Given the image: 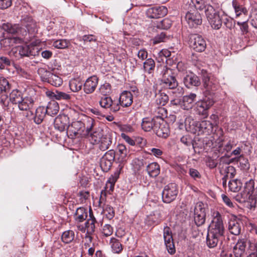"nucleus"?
<instances>
[{"instance_id":"37","label":"nucleus","mask_w":257,"mask_h":257,"mask_svg":"<svg viewBox=\"0 0 257 257\" xmlns=\"http://www.w3.org/2000/svg\"><path fill=\"white\" fill-rule=\"evenodd\" d=\"M74 232L71 230L65 231L61 235V240L65 243L71 242L74 240Z\"/></svg>"},{"instance_id":"41","label":"nucleus","mask_w":257,"mask_h":257,"mask_svg":"<svg viewBox=\"0 0 257 257\" xmlns=\"http://www.w3.org/2000/svg\"><path fill=\"white\" fill-rule=\"evenodd\" d=\"M228 185L230 191L236 192L239 191L241 189L242 183L238 179H234L229 181Z\"/></svg>"},{"instance_id":"39","label":"nucleus","mask_w":257,"mask_h":257,"mask_svg":"<svg viewBox=\"0 0 257 257\" xmlns=\"http://www.w3.org/2000/svg\"><path fill=\"white\" fill-rule=\"evenodd\" d=\"M75 220L79 222H82L86 218L87 213L83 207L78 208L75 212Z\"/></svg>"},{"instance_id":"59","label":"nucleus","mask_w":257,"mask_h":257,"mask_svg":"<svg viewBox=\"0 0 257 257\" xmlns=\"http://www.w3.org/2000/svg\"><path fill=\"white\" fill-rule=\"evenodd\" d=\"M115 157V152L113 150H109L102 157L113 163Z\"/></svg>"},{"instance_id":"50","label":"nucleus","mask_w":257,"mask_h":257,"mask_svg":"<svg viewBox=\"0 0 257 257\" xmlns=\"http://www.w3.org/2000/svg\"><path fill=\"white\" fill-rule=\"evenodd\" d=\"M10 102V98L8 95L2 94L0 95V104L5 110L9 109V105Z\"/></svg>"},{"instance_id":"22","label":"nucleus","mask_w":257,"mask_h":257,"mask_svg":"<svg viewBox=\"0 0 257 257\" xmlns=\"http://www.w3.org/2000/svg\"><path fill=\"white\" fill-rule=\"evenodd\" d=\"M183 82L187 88H190L192 86H198L201 84L199 77L192 73L185 76L183 79Z\"/></svg>"},{"instance_id":"17","label":"nucleus","mask_w":257,"mask_h":257,"mask_svg":"<svg viewBox=\"0 0 257 257\" xmlns=\"http://www.w3.org/2000/svg\"><path fill=\"white\" fill-rule=\"evenodd\" d=\"M69 117L66 115H59L54 120V125L56 130L62 132L68 129Z\"/></svg>"},{"instance_id":"10","label":"nucleus","mask_w":257,"mask_h":257,"mask_svg":"<svg viewBox=\"0 0 257 257\" xmlns=\"http://www.w3.org/2000/svg\"><path fill=\"white\" fill-rule=\"evenodd\" d=\"M177 186L175 183H170L166 185L162 192V199L164 202L169 203L174 201L178 194Z\"/></svg>"},{"instance_id":"53","label":"nucleus","mask_w":257,"mask_h":257,"mask_svg":"<svg viewBox=\"0 0 257 257\" xmlns=\"http://www.w3.org/2000/svg\"><path fill=\"white\" fill-rule=\"evenodd\" d=\"M112 164V162L101 158L100 162V166L104 172H107L110 170Z\"/></svg>"},{"instance_id":"42","label":"nucleus","mask_w":257,"mask_h":257,"mask_svg":"<svg viewBox=\"0 0 257 257\" xmlns=\"http://www.w3.org/2000/svg\"><path fill=\"white\" fill-rule=\"evenodd\" d=\"M251 196L243 190L240 193L237 194L234 198L236 201L240 203H243L247 202L251 198Z\"/></svg>"},{"instance_id":"48","label":"nucleus","mask_w":257,"mask_h":257,"mask_svg":"<svg viewBox=\"0 0 257 257\" xmlns=\"http://www.w3.org/2000/svg\"><path fill=\"white\" fill-rule=\"evenodd\" d=\"M206 215L205 205L202 202L196 203L194 208V215Z\"/></svg>"},{"instance_id":"7","label":"nucleus","mask_w":257,"mask_h":257,"mask_svg":"<svg viewBox=\"0 0 257 257\" xmlns=\"http://www.w3.org/2000/svg\"><path fill=\"white\" fill-rule=\"evenodd\" d=\"M162 74L161 82L164 87L171 89L178 86V81L175 76L173 75L171 69L167 67L164 68L162 71Z\"/></svg>"},{"instance_id":"36","label":"nucleus","mask_w":257,"mask_h":257,"mask_svg":"<svg viewBox=\"0 0 257 257\" xmlns=\"http://www.w3.org/2000/svg\"><path fill=\"white\" fill-rule=\"evenodd\" d=\"M169 100V96L164 92H160L158 94H156V104L161 106H164Z\"/></svg>"},{"instance_id":"29","label":"nucleus","mask_w":257,"mask_h":257,"mask_svg":"<svg viewBox=\"0 0 257 257\" xmlns=\"http://www.w3.org/2000/svg\"><path fill=\"white\" fill-rule=\"evenodd\" d=\"M87 121V120H86ZM86 123H83L81 121H75L73 122L71 124L68 125V131L73 134L74 136H76L79 134V132L83 128L85 127V125H87V121ZM87 126H86L87 127Z\"/></svg>"},{"instance_id":"20","label":"nucleus","mask_w":257,"mask_h":257,"mask_svg":"<svg viewBox=\"0 0 257 257\" xmlns=\"http://www.w3.org/2000/svg\"><path fill=\"white\" fill-rule=\"evenodd\" d=\"M98 78L96 76H92L86 79L83 83L84 91L87 94L92 93L98 84Z\"/></svg>"},{"instance_id":"57","label":"nucleus","mask_w":257,"mask_h":257,"mask_svg":"<svg viewBox=\"0 0 257 257\" xmlns=\"http://www.w3.org/2000/svg\"><path fill=\"white\" fill-rule=\"evenodd\" d=\"M195 224L199 226L204 224L206 220V215H194Z\"/></svg>"},{"instance_id":"31","label":"nucleus","mask_w":257,"mask_h":257,"mask_svg":"<svg viewBox=\"0 0 257 257\" xmlns=\"http://www.w3.org/2000/svg\"><path fill=\"white\" fill-rule=\"evenodd\" d=\"M2 27L5 31L11 34H18L21 31V27L18 24L4 23Z\"/></svg>"},{"instance_id":"2","label":"nucleus","mask_w":257,"mask_h":257,"mask_svg":"<svg viewBox=\"0 0 257 257\" xmlns=\"http://www.w3.org/2000/svg\"><path fill=\"white\" fill-rule=\"evenodd\" d=\"M195 7L200 10L204 9L206 19L212 29L219 30L221 27L223 17L218 9H215L210 5H205L203 8L196 5Z\"/></svg>"},{"instance_id":"6","label":"nucleus","mask_w":257,"mask_h":257,"mask_svg":"<svg viewBox=\"0 0 257 257\" xmlns=\"http://www.w3.org/2000/svg\"><path fill=\"white\" fill-rule=\"evenodd\" d=\"M190 131L198 134H210L213 131V124L209 120H203L201 122L192 120L189 124Z\"/></svg>"},{"instance_id":"8","label":"nucleus","mask_w":257,"mask_h":257,"mask_svg":"<svg viewBox=\"0 0 257 257\" xmlns=\"http://www.w3.org/2000/svg\"><path fill=\"white\" fill-rule=\"evenodd\" d=\"M215 102V98L205 95L204 98L196 103V112L199 115L204 117L208 116V109L213 105Z\"/></svg>"},{"instance_id":"61","label":"nucleus","mask_w":257,"mask_h":257,"mask_svg":"<svg viewBox=\"0 0 257 257\" xmlns=\"http://www.w3.org/2000/svg\"><path fill=\"white\" fill-rule=\"evenodd\" d=\"M173 90L172 93L175 97H180L184 93V89L182 87L179 86L171 89Z\"/></svg>"},{"instance_id":"25","label":"nucleus","mask_w":257,"mask_h":257,"mask_svg":"<svg viewBox=\"0 0 257 257\" xmlns=\"http://www.w3.org/2000/svg\"><path fill=\"white\" fill-rule=\"evenodd\" d=\"M47 114V110H45V107L39 106L38 107L35 111V115L31 116L30 115L29 117L33 119L34 121L37 124H41L43 121L46 114Z\"/></svg>"},{"instance_id":"43","label":"nucleus","mask_w":257,"mask_h":257,"mask_svg":"<svg viewBox=\"0 0 257 257\" xmlns=\"http://www.w3.org/2000/svg\"><path fill=\"white\" fill-rule=\"evenodd\" d=\"M70 44L69 40L66 39H59L53 42L52 46L57 49H65Z\"/></svg>"},{"instance_id":"44","label":"nucleus","mask_w":257,"mask_h":257,"mask_svg":"<svg viewBox=\"0 0 257 257\" xmlns=\"http://www.w3.org/2000/svg\"><path fill=\"white\" fill-rule=\"evenodd\" d=\"M235 160L239 162L241 169L246 170L249 168V163L247 159L243 155H240L235 158Z\"/></svg>"},{"instance_id":"55","label":"nucleus","mask_w":257,"mask_h":257,"mask_svg":"<svg viewBox=\"0 0 257 257\" xmlns=\"http://www.w3.org/2000/svg\"><path fill=\"white\" fill-rule=\"evenodd\" d=\"M111 91V86L108 83H105L101 85L99 88V91L101 94L106 96V95L110 93Z\"/></svg>"},{"instance_id":"33","label":"nucleus","mask_w":257,"mask_h":257,"mask_svg":"<svg viewBox=\"0 0 257 257\" xmlns=\"http://www.w3.org/2000/svg\"><path fill=\"white\" fill-rule=\"evenodd\" d=\"M83 85V81L79 77L71 79L69 81V87L73 92H78Z\"/></svg>"},{"instance_id":"60","label":"nucleus","mask_w":257,"mask_h":257,"mask_svg":"<svg viewBox=\"0 0 257 257\" xmlns=\"http://www.w3.org/2000/svg\"><path fill=\"white\" fill-rule=\"evenodd\" d=\"M249 249L251 252L246 257H257V242L250 243L249 246Z\"/></svg>"},{"instance_id":"1","label":"nucleus","mask_w":257,"mask_h":257,"mask_svg":"<svg viewBox=\"0 0 257 257\" xmlns=\"http://www.w3.org/2000/svg\"><path fill=\"white\" fill-rule=\"evenodd\" d=\"M93 120L91 118L87 119V126L86 127L88 133L87 137L93 145H98L99 149L102 151L108 150L112 144V137L108 134H104L102 130H97L92 133L90 132L93 127Z\"/></svg>"},{"instance_id":"28","label":"nucleus","mask_w":257,"mask_h":257,"mask_svg":"<svg viewBox=\"0 0 257 257\" xmlns=\"http://www.w3.org/2000/svg\"><path fill=\"white\" fill-rule=\"evenodd\" d=\"M232 6L234 10V12L237 17L240 16L241 14L245 15L247 14V10L244 6L242 3L239 1L233 0L232 2Z\"/></svg>"},{"instance_id":"45","label":"nucleus","mask_w":257,"mask_h":257,"mask_svg":"<svg viewBox=\"0 0 257 257\" xmlns=\"http://www.w3.org/2000/svg\"><path fill=\"white\" fill-rule=\"evenodd\" d=\"M169 39V37L166 35V33L161 32L157 35L152 40L153 45H156L161 42H165Z\"/></svg>"},{"instance_id":"54","label":"nucleus","mask_w":257,"mask_h":257,"mask_svg":"<svg viewBox=\"0 0 257 257\" xmlns=\"http://www.w3.org/2000/svg\"><path fill=\"white\" fill-rule=\"evenodd\" d=\"M54 98L57 100H69L71 96L65 92L56 91L54 95Z\"/></svg>"},{"instance_id":"15","label":"nucleus","mask_w":257,"mask_h":257,"mask_svg":"<svg viewBox=\"0 0 257 257\" xmlns=\"http://www.w3.org/2000/svg\"><path fill=\"white\" fill-rule=\"evenodd\" d=\"M167 13V9L164 7H155L148 9L146 15L151 19H158L165 16Z\"/></svg>"},{"instance_id":"34","label":"nucleus","mask_w":257,"mask_h":257,"mask_svg":"<svg viewBox=\"0 0 257 257\" xmlns=\"http://www.w3.org/2000/svg\"><path fill=\"white\" fill-rule=\"evenodd\" d=\"M45 110L48 115L52 116L56 115L59 111V106L58 103L55 101H51L48 103Z\"/></svg>"},{"instance_id":"46","label":"nucleus","mask_w":257,"mask_h":257,"mask_svg":"<svg viewBox=\"0 0 257 257\" xmlns=\"http://www.w3.org/2000/svg\"><path fill=\"white\" fill-rule=\"evenodd\" d=\"M79 40L80 41H83L84 43L87 42H94L95 46L91 48L95 49V48H97L96 38V37L93 35H85L82 37H79Z\"/></svg>"},{"instance_id":"26","label":"nucleus","mask_w":257,"mask_h":257,"mask_svg":"<svg viewBox=\"0 0 257 257\" xmlns=\"http://www.w3.org/2000/svg\"><path fill=\"white\" fill-rule=\"evenodd\" d=\"M242 227V223L240 220H232L229 222L228 229L230 232L235 235H239Z\"/></svg>"},{"instance_id":"21","label":"nucleus","mask_w":257,"mask_h":257,"mask_svg":"<svg viewBox=\"0 0 257 257\" xmlns=\"http://www.w3.org/2000/svg\"><path fill=\"white\" fill-rule=\"evenodd\" d=\"M196 99V94L193 93L184 96L182 99L181 108L184 110L192 108Z\"/></svg>"},{"instance_id":"32","label":"nucleus","mask_w":257,"mask_h":257,"mask_svg":"<svg viewBox=\"0 0 257 257\" xmlns=\"http://www.w3.org/2000/svg\"><path fill=\"white\" fill-rule=\"evenodd\" d=\"M34 48L33 46H21L18 47V50L21 56H30L36 55Z\"/></svg>"},{"instance_id":"49","label":"nucleus","mask_w":257,"mask_h":257,"mask_svg":"<svg viewBox=\"0 0 257 257\" xmlns=\"http://www.w3.org/2000/svg\"><path fill=\"white\" fill-rule=\"evenodd\" d=\"M3 42L6 44V46H13V44H20L22 42L23 40L19 37H11L8 39H5L3 40Z\"/></svg>"},{"instance_id":"13","label":"nucleus","mask_w":257,"mask_h":257,"mask_svg":"<svg viewBox=\"0 0 257 257\" xmlns=\"http://www.w3.org/2000/svg\"><path fill=\"white\" fill-rule=\"evenodd\" d=\"M20 102L17 104L19 109L21 111H27L26 117L30 118V114L33 115V112L30 110L34 106V100L32 96L23 97Z\"/></svg>"},{"instance_id":"24","label":"nucleus","mask_w":257,"mask_h":257,"mask_svg":"<svg viewBox=\"0 0 257 257\" xmlns=\"http://www.w3.org/2000/svg\"><path fill=\"white\" fill-rule=\"evenodd\" d=\"M133 102V95L131 92L127 91H123L119 98V102L122 107H128L132 105Z\"/></svg>"},{"instance_id":"3","label":"nucleus","mask_w":257,"mask_h":257,"mask_svg":"<svg viewBox=\"0 0 257 257\" xmlns=\"http://www.w3.org/2000/svg\"><path fill=\"white\" fill-rule=\"evenodd\" d=\"M202 84L205 89L204 95L215 98V92L219 87L217 79L211 74L205 73L202 77Z\"/></svg>"},{"instance_id":"9","label":"nucleus","mask_w":257,"mask_h":257,"mask_svg":"<svg viewBox=\"0 0 257 257\" xmlns=\"http://www.w3.org/2000/svg\"><path fill=\"white\" fill-rule=\"evenodd\" d=\"M189 45L190 47L196 52L204 51L206 48V42L200 35L191 34L189 36Z\"/></svg>"},{"instance_id":"47","label":"nucleus","mask_w":257,"mask_h":257,"mask_svg":"<svg viewBox=\"0 0 257 257\" xmlns=\"http://www.w3.org/2000/svg\"><path fill=\"white\" fill-rule=\"evenodd\" d=\"M163 237L165 244L173 242L172 232L168 226H166L164 228Z\"/></svg>"},{"instance_id":"62","label":"nucleus","mask_w":257,"mask_h":257,"mask_svg":"<svg viewBox=\"0 0 257 257\" xmlns=\"http://www.w3.org/2000/svg\"><path fill=\"white\" fill-rule=\"evenodd\" d=\"M248 20L245 21L241 22H237V25L240 27V29L243 34H246L248 32V25L247 24Z\"/></svg>"},{"instance_id":"11","label":"nucleus","mask_w":257,"mask_h":257,"mask_svg":"<svg viewBox=\"0 0 257 257\" xmlns=\"http://www.w3.org/2000/svg\"><path fill=\"white\" fill-rule=\"evenodd\" d=\"M185 20L190 28H196L202 23V16L196 10L188 12L185 15Z\"/></svg>"},{"instance_id":"40","label":"nucleus","mask_w":257,"mask_h":257,"mask_svg":"<svg viewBox=\"0 0 257 257\" xmlns=\"http://www.w3.org/2000/svg\"><path fill=\"white\" fill-rule=\"evenodd\" d=\"M144 69L145 72L149 74L153 72L155 67V62L152 58L147 59L143 63Z\"/></svg>"},{"instance_id":"38","label":"nucleus","mask_w":257,"mask_h":257,"mask_svg":"<svg viewBox=\"0 0 257 257\" xmlns=\"http://www.w3.org/2000/svg\"><path fill=\"white\" fill-rule=\"evenodd\" d=\"M110 244L114 253H119L122 250V245L119 240L115 238H111Z\"/></svg>"},{"instance_id":"4","label":"nucleus","mask_w":257,"mask_h":257,"mask_svg":"<svg viewBox=\"0 0 257 257\" xmlns=\"http://www.w3.org/2000/svg\"><path fill=\"white\" fill-rule=\"evenodd\" d=\"M166 110L164 108L159 106L156 110V113L160 114L158 121H156V125L154 132L159 137L166 138L169 134L168 125L165 122L163 118L166 115Z\"/></svg>"},{"instance_id":"19","label":"nucleus","mask_w":257,"mask_h":257,"mask_svg":"<svg viewBox=\"0 0 257 257\" xmlns=\"http://www.w3.org/2000/svg\"><path fill=\"white\" fill-rule=\"evenodd\" d=\"M89 217L90 218L87 220V221L85 223V227L87 230V233L85 235V238L88 239L89 241L90 242H91L92 237H91V235L95 231V224L96 222V220L95 217L90 213Z\"/></svg>"},{"instance_id":"52","label":"nucleus","mask_w":257,"mask_h":257,"mask_svg":"<svg viewBox=\"0 0 257 257\" xmlns=\"http://www.w3.org/2000/svg\"><path fill=\"white\" fill-rule=\"evenodd\" d=\"M254 182L252 179H250L247 181L244 185L243 190L246 193L252 196V194L254 191Z\"/></svg>"},{"instance_id":"23","label":"nucleus","mask_w":257,"mask_h":257,"mask_svg":"<svg viewBox=\"0 0 257 257\" xmlns=\"http://www.w3.org/2000/svg\"><path fill=\"white\" fill-rule=\"evenodd\" d=\"M223 238V236L208 232L206 240V245L210 248H214L217 246L219 242H222Z\"/></svg>"},{"instance_id":"16","label":"nucleus","mask_w":257,"mask_h":257,"mask_svg":"<svg viewBox=\"0 0 257 257\" xmlns=\"http://www.w3.org/2000/svg\"><path fill=\"white\" fill-rule=\"evenodd\" d=\"M115 152L116 160L120 164L125 163L128 158V151L125 145L119 144Z\"/></svg>"},{"instance_id":"5","label":"nucleus","mask_w":257,"mask_h":257,"mask_svg":"<svg viewBox=\"0 0 257 257\" xmlns=\"http://www.w3.org/2000/svg\"><path fill=\"white\" fill-rule=\"evenodd\" d=\"M212 217L208 232L224 237V227L220 213L218 211H214L212 212Z\"/></svg>"},{"instance_id":"51","label":"nucleus","mask_w":257,"mask_h":257,"mask_svg":"<svg viewBox=\"0 0 257 257\" xmlns=\"http://www.w3.org/2000/svg\"><path fill=\"white\" fill-rule=\"evenodd\" d=\"M112 99L108 96H103L99 100V104L104 108H109L112 103Z\"/></svg>"},{"instance_id":"58","label":"nucleus","mask_w":257,"mask_h":257,"mask_svg":"<svg viewBox=\"0 0 257 257\" xmlns=\"http://www.w3.org/2000/svg\"><path fill=\"white\" fill-rule=\"evenodd\" d=\"M103 211L105 213L106 217L109 219H112L114 216V211L113 208L109 205H106L103 209Z\"/></svg>"},{"instance_id":"63","label":"nucleus","mask_w":257,"mask_h":257,"mask_svg":"<svg viewBox=\"0 0 257 257\" xmlns=\"http://www.w3.org/2000/svg\"><path fill=\"white\" fill-rule=\"evenodd\" d=\"M102 233L105 236H108L113 233V227L109 224H105L102 228Z\"/></svg>"},{"instance_id":"56","label":"nucleus","mask_w":257,"mask_h":257,"mask_svg":"<svg viewBox=\"0 0 257 257\" xmlns=\"http://www.w3.org/2000/svg\"><path fill=\"white\" fill-rule=\"evenodd\" d=\"M10 86L8 81L6 79L0 80V92H7L10 90Z\"/></svg>"},{"instance_id":"14","label":"nucleus","mask_w":257,"mask_h":257,"mask_svg":"<svg viewBox=\"0 0 257 257\" xmlns=\"http://www.w3.org/2000/svg\"><path fill=\"white\" fill-rule=\"evenodd\" d=\"M245 238L239 239L233 248V252L235 257H242L244 253L247 245L249 246L250 243H253Z\"/></svg>"},{"instance_id":"12","label":"nucleus","mask_w":257,"mask_h":257,"mask_svg":"<svg viewBox=\"0 0 257 257\" xmlns=\"http://www.w3.org/2000/svg\"><path fill=\"white\" fill-rule=\"evenodd\" d=\"M38 72L40 74H43L42 77L45 81L54 86H60L63 83L62 79L60 76L48 71L45 69H39Z\"/></svg>"},{"instance_id":"27","label":"nucleus","mask_w":257,"mask_h":257,"mask_svg":"<svg viewBox=\"0 0 257 257\" xmlns=\"http://www.w3.org/2000/svg\"><path fill=\"white\" fill-rule=\"evenodd\" d=\"M162 220L161 213L159 211H155L147 217L146 222L149 225H156Z\"/></svg>"},{"instance_id":"35","label":"nucleus","mask_w":257,"mask_h":257,"mask_svg":"<svg viewBox=\"0 0 257 257\" xmlns=\"http://www.w3.org/2000/svg\"><path fill=\"white\" fill-rule=\"evenodd\" d=\"M23 97L22 92L17 89L13 90L10 94L11 102L17 105Z\"/></svg>"},{"instance_id":"18","label":"nucleus","mask_w":257,"mask_h":257,"mask_svg":"<svg viewBox=\"0 0 257 257\" xmlns=\"http://www.w3.org/2000/svg\"><path fill=\"white\" fill-rule=\"evenodd\" d=\"M159 115L156 114L153 118L145 117L144 118L142 122V128L145 132H150L151 130L154 131V127L156 125V121H158Z\"/></svg>"},{"instance_id":"64","label":"nucleus","mask_w":257,"mask_h":257,"mask_svg":"<svg viewBox=\"0 0 257 257\" xmlns=\"http://www.w3.org/2000/svg\"><path fill=\"white\" fill-rule=\"evenodd\" d=\"M189 174L191 177L194 180L200 179L201 177V175L198 171L194 168H190L189 169Z\"/></svg>"},{"instance_id":"30","label":"nucleus","mask_w":257,"mask_h":257,"mask_svg":"<svg viewBox=\"0 0 257 257\" xmlns=\"http://www.w3.org/2000/svg\"><path fill=\"white\" fill-rule=\"evenodd\" d=\"M146 170L148 174L151 177H156L160 173V165L156 162L149 164L147 166Z\"/></svg>"}]
</instances>
